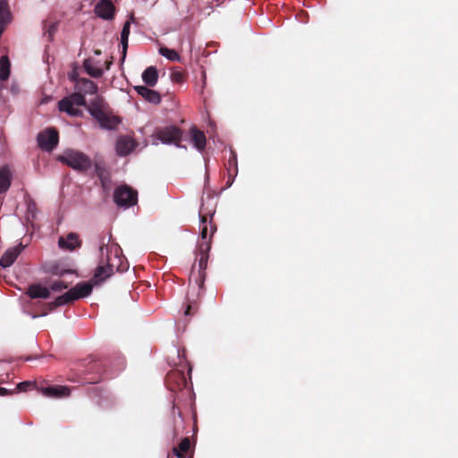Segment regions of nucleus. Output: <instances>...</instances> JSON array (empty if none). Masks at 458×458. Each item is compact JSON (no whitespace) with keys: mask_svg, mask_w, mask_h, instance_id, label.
<instances>
[{"mask_svg":"<svg viewBox=\"0 0 458 458\" xmlns=\"http://www.w3.org/2000/svg\"><path fill=\"white\" fill-rule=\"evenodd\" d=\"M157 137L165 144H174L177 147H181L180 142L182 131L177 126H166L157 131Z\"/></svg>","mask_w":458,"mask_h":458,"instance_id":"7","label":"nucleus"},{"mask_svg":"<svg viewBox=\"0 0 458 458\" xmlns=\"http://www.w3.org/2000/svg\"><path fill=\"white\" fill-rule=\"evenodd\" d=\"M12 14L6 0H0V38L11 22Z\"/></svg>","mask_w":458,"mask_h":458,"instance_id":"20","label":"nucleus"},{"mask_svg":"<svg viewBox=\"0 0 458 458\" xmlns=\"http://www.w3.org/2000/svg\"><path fill=\"white\" fill-rule=\"evenodd\" d=\"M142 81L148 87H154L158 80V72L155 66L148 67L142 73Z\"/></svg>","mask_w":458,"mask_h":458,"instance_id":"28","label":"nucleus"},{"mask_svg":"<svg viewBox=\"0 0 458 458\" xmlns=\"http://www.w3.org/2000/svg\"><path fill=\"white\" fill-rule=\"evenodd\" d=\"M34 386V384L30 381H23L17 385L16 389L21 392H26L30 388H31Z\"/></svg>","mask_w":458,"mask_h":458,"instance_id":"37","label":"nucleus"},{"mask_svg":"<svg viewBox=\"0 0 458 458\" xmlns=\"http://www.w3.org/2000/svg\"><path fill=\"white\" fill-rule=\"evenodd\" d=\"M211 249L210 242H199L198 244L197 256H199L198 269L193 265L191 272V280H194L198 285L199 290L203 292L204 283L206 280V268L208 266V260L209 257V251Z\"/></svg>","mask_w":458,"mask_h":458,"instance_id":"1","label":"nucleus"},{"mask_svg":"<svg viewBox=\"0 0 458 458\" xmlns=\"http://www.w3.org/2000/svg\"><path fill=\"white\" fill-rule=\"evenodd\" d=\"M114 201L119 207L134 206L138 201V192L126 184L118 186L114 191Z\"/></svg>","mask_w":458,"mask_h":458,"instance_id":"5","label":"nucleus"},{"mask_svg":"<svg viewBox=\"0 0 458 458\" xmlns=\"http://www.w3.org/2000/svg\"><path fill=\"white\" fill-rule=\"evenodd\" d=\"M199 218H200V237L201 242H210L211 238L215 232L216 231V226L212 225L213 220V213L208 212L205 213L203 210V207L200 208L199 210Z\"/></svg>","mask_w":458,"mask_h":458,"instance_id":"8","label":"nucleus"},{"mask_svg":"<svg viewBox=\"0 0 458 458\" xmlns=\"http://www.w3.org/2000/svg\"><path fill=\"white\" fill-rule=\"evenodd\" d=\"M83 67L86 72L93 78H100L103 75V70L97 67L94 61L90 58H88L83 62Z\"/></svg>","mask_w":458,"mask_h":458,"instance_id":"29","label":"nucleus"},{"mask_svg":"<svg viewBox=\"0 0 458 458\" xmlns=\"http://www.w3.org/2000/svg\"><path fill=\"white\" fill-rule=\"evenodd\" d=\"M134 90L148 103L158 104L161 101L160 93L148 86H135Z\"/></svg>","mask_w":458,"mask_h":458,"instance_id":"17","label":"nucleus"},{"mask_svg":"<svg viewBox=\"0 0 458 458\" xmlns=\"http://www.w3.org/2000/svg\"><path fill=\"white\" fill-rule=\"evenodd\" d=\"M94 168H95L96 174L100 178V180L103 181L104 172H105L104 167L100 164L95 163Z\"/></svg>","mask_w":458,"mask_h":458,"instance_id":"39","label":"nucleus"},{"mask_svg":"<svg viewBox=\"0 0 458 458\" xmlns=\"http://www.w3.org/2000/svg\"><path fill=\"white\" fill-rule=\"evenodd\" d=\"M195 309L197 310V306L193 305V303L189 302L186 308V310L184 311L185 316L192 315L194 312L191 313V310Z\"/></svg>","mask_w":458,"mask_h":458,"instance_id":"42","label":"nucleus"},{"mask_svg":"<svg viewBox=\"0 0 458 458\" xmlns=\"http://www.w3.org/2000/svg\"><path fill=\"white\" fill-rule=\"evenodd\" d=\"M108 242H109V239L107 240V242H106V236L105 235L100 237V239H99V250H100V252L102 254L104 253V249L107 247Z\"/></svg>","mask_w":458,"mask_h":458,"instance_id":"40","label":"nucleus"},{"mask_svg":"<svg viewBox=\"0 0 458 458\" xmlns=\"http://www.w3.org/2000/svg\"><path fill=\"white\" fill-rule=\"evenodd\" d=\"M13 392H14L13 390H8L4 387H0V395H2V396L13 394Z\"/></svg>","mask_w":458,"mask_h":458,"instance_id":"44","label":"nucleus"},{"mask_svg":"<svg viewBox=\"0 0 458 458\" xmlns=\"http://www.w3.org/2000/svg\"><path fill=\"white\" fill-rule=\"evenodd\" d=\"M170 78L173 82L181 84L185 80V74L182 71L174 69L171 72Z\"/></svg>","mask_w":458,"mask_h":458,"instance_id":"35","label":"nucleus"},{"mask_svg":"<svg viewBox=\"0 0 458 458\" xmlns=\"http://www.w3.org/2000/svg\"><path fill=\"white\" fill-rule=\"evenodd\" d=\"M57 30V22H44V36L47 37L48 41L53 40V37Z\"/></svg>","mask_w":458,"mask_h":458,"instance_id":"34","label":"nucleus"},{"mask_svg":"<svg viewBox=\"0 0 458 458\" xmlns=\"http://www.w3.org/2000/svg\"><path fill=\"white\" fill-rule=\"evenodd\" d=\"M92 284L91 283H79L74 287L71 288L72 292L73 293V296L75 298V301L89 296L92 292Z\"/></svg>","mask_w":458,"mask_h":458,"instance_id":"26","label":"nucleus"},{"mask_svg":"<svg viewBox=\"0 0 458 458\" xmlns=\"http://www.w3.org/2000/svg\"><path fill=\"white\" fill-rule=\"evenodd\" d=\"M165 384L171 392L176 393L182 390L186 386L187 382L183 372L172 370L165 377Z\"/></svg>","mask_w":458,"mask_h":458,"instance_id":"9","label":"nucleus"},{"mask_svg":"<svg viewBox=\"0 0 458 458\" xmlns=\"http://www.w3.org/2000/svg\"><path fill=\"white\" fill-rule=\"evenodd\" d=\"M191 447V441L189 437H184L178 446L173 448V454L177 458H185V454Z\"/></svg>","mask_w":458,"mask_h":458,"instance_id":"30","label":"nucleus"},{"mask_svg":"<svg viewBox=\"0 0 458 458\" xmlns=\"http://www.w3.org/2000/svg\"><path fill=\"white\" fill-rule=\"evenodd\" d=\"M189 134L191 142L199 152H202L207 145V138L204 131L193 125L191 127Z\"/></svg>","mask_w":458,"mask_h":458,"instance_id":"14","label":"nucleus"},{"mask_svg":"<svg viewBox=\"0 0 458 458\" xmlns=\"http://www.w3.org/2000/svg\"><path fill=\"white\" fill-rule=\"evenodd\" d=\"M74 301H75V298L73 296V293L72 292V290H69L65 293L58 296L54 301L46 304L44 307V311L42 312V315L45 316L49 311L54 310L57 307L68 304Z\"/></svg>","mask_w":458,"mask_h":458,"instance_id":"13","label":"nucleus"},{"mask_svg":"<svg viewBox=\"0 0 458 458\" xmlns=\"http://www.w3.org/2000/svg\"><path fill=\"white\" fill-rule=\"evenodd\" d=\"M88 394L92 397H98L97 401L98 405L103 408H107V405L105 403H113L112 397L109 395L107 391L102 387L93 386L88 389Z\"/></svg>","mask_w":458,"mask_h":458,"instance_id":"16","label":"nucleus"},{"mask_svg":"<svg viewBox=\"0 0 458 458\" xmlns=\"http://www.w3.org/2000/svg\"><path fill=\"white\" fill-rule=\"evenodd\" d=\"M115 12V6L111 0H99L94 7L95 14L105 21L113 20Z\"/></svg>","mask_w":458,"mask_h":458,"instance_id":"10","label":"nucleus"},{"mask_svg":"<svg viewBox=\"0 0 458 458\" xmlns=\"http://www.w3.org/2000/svg\"><path fill=\"white\" fill-rule=\"evenodd\" d=\"M26 294L31 299H48L50 297V291L47 287L42 286L39 284H33L29 286Z\"/></svg>","mask_w":458,"mask_h":458,"instance_id":"24","label":"nucleus"},{"mask_svg":"<svg viewBox=\"0 0 458 458\" xmlns=\"http://www.w3.org/2000/svg\"><path fill=\"white\" fill-rule=\"evenodd\" d=\"M130 29H131V22L129 21H125L123 30L121 32V44L123 46V57L122 59L124 60L127 48H128V38L130 35Z\"/></svg>","mask_w":458,"mask_h":458,"instance_id":"31","label":"nucleus"},{"mask_svg":"<svg viewBox=\"0 0 458 458\" xmlns=\"http://www.w3.org/2000/svg\"><path fill=\"white\" fill-rule=\"evenodd\" d=\"M128 266L121 261L120 265H114L113 259H107L106 266H98L91 279L92 284H98L105 279L111 276L115 271L123 272L127 270Z\"/></svg>","mask_w":458,"mask_h":458,"instance_id":"4","label":"nucleus"},{"mask_svg":"<svg viewBox=\"0 0 458 458\" xmlns=\"http://www.w3.org/2000/svg\"><path fill=\"white\" fill-rule=\"evenodd\" d=\"M37 140L41 149L52 151L59 142L58 131L55 128H47L38 134Z\"/></svg>","mask_w":458,"mask_h":458,"instance_id":"6","label":"nucleus"},{"mask_svg":"<svg viewBox=\"0 0 458 458\" xmlns=\"http://www.w3.org/2000/svg\"><path fill=\"white\" fill-rule=\"evenodd\" d=\"M82 244L80 236L76 233H69L65 237L61 236L58 240V245L61 249L73 251L81 248Z\"/></svg>","mask_w":458,"mask_h":458,"instance_id":"12","label":"nucleus"},{"mask_svg":"<svg viewBox=\"0 0 458 458\" xmlns=\"http://www.w3.org/2000/svg\"><path fill=\"white\" fill-rule=\"evenodd\" d=\"M0 103H4V101L2 100V98H0Z\"/></svg>","mask_w":458,"mask_h":458,"instance_id":"47","label":"nucleus"},{"mask_svg":"<svg viewBox=\"0 0 458 458\" xmlns=\"http://www.w3.org/2000/svg\"><path fill=\"white\" fill-rule=\"evenodd\" d=\"M87 106L83 94L72 92L57 102V108L61 113L67 114H81V107Z\"/></svg>","mask_w":458,"mask_h":458,"instance_id":"3","label":"nucleus"},{"mask_svg":"<svg viewBox=\"0 0 458 458\" xmlns=\"http://www.w3.org/2000/svg\"><path fill=\"white\" fill-rule=\"evenodd\" d=\"M107 259H113L114 265H120L122 261L123 263H125L129 267L127 261H123L119 254H115L114 257H107Z\"/></svg>","mask_w":458,"mask_h":458,"instance_id":"41","label":"nucleus"},{"mask_svg":"<svg viewBox=\"0 0 458 458\" xmlns=\"http://www.w3.org/2000/svg\"><path fill=\"white\" fill-rule=\"evenodd\" d=\"M91 369L95 372L92 373V376L86 377L84 383L97 384L100 382L103 379L102 374L105 372L104 365L97 361L91 366Z\"/></svg>","mask_w":458,"mask_h":458,"instance_id":"27","label":"nucleus"},{"mask_svg":"<svg viewBox=\"0 0 458 458\" xmlns=\"http://www.w3.org/2000/svg\"><path fill=\"white\" fill-rule=\"evenodd\" d=\"M111 64L112 62H106V69H109Z\"/></svg>","mask_w":458,"mask_h":458,"instance_id":"45","label":"nucleus"},{"mask_svg":"<svg viewBox=\"0 0 458 458\" xmlns=\"http://www.w3.org/2000/svg\"><path fill=\"white\" fill-rule=\"evenodd\" d=\"M100 128L114 130L121 123L120 116H93Z\"/></svg>","mask_w":458,"mask_h":458,"instance_id":"25","label":"nucleus"},{"mask_svg":"<svg viewBox=\"0 0 458 458\" xmlns=\"http://www.w3.org/2000/svg\"><path fill=\"white\" fill-rule=\"evenodd\" d=\"M49 288L55 292H61V291L68 288V284H66L64 281L57 280V281H54L50 284Z\"/></svg>","mask_w":458,"mask_h":458,"instance_id":"36","label":"nucleus"},{"mask_svg":"<svg viewBox=\"0 0 458 458\" xmlns=\"http://www.w3.org/2000/svg\"><path fill=\"white\" fill-rule=\"evenodd\" d=\"M24 247L21 243L13 248L8 249L0 259V266L2 267H8L12 266L18 256L21 253Z\"/></svg>","mask_w":458,"mask_h":458,"instance_id":"15","label":"nucleus"},{"mask_svg":"<svg viewBox=\"0 0 458 458\" xmlns=\"http://www.w3.org/2000/svg\"><path fill=\"white\" fill-rule=\"evenodd\" d=\"M168 98L171 99L170 106H166L165 109L168 112H175L177 108V101L175 100L174 96H168Z\"/></svg>","mask_w":458,"mask_h":458,"instance_id":"38","label":"nucleus"},{"mask_svg":"<svg viewBox=\"0 0 458 458\" xmlns=\"http://www.w3.org/2000/svg\"><path fill=\"white\" fill-rule=\"evenodd\" d=\"M57 160L80 173L88 172L93 165V162L88 155L74 149L65 150L57 157Z\"/></svg>","mask_w":458,"mask_h":458,"instance_id":"2","label":"nucleus"},{"mask_svg":"<svg viewBox=\"0 0 458 458\" xmlns=\"http://www.w3.org/2000/svg\"><path fill=\"white\" fill-rule=\"evenodd\" d=\"M43 395L50 398H60L69 396L71 390L68 386H50L41 388Z\"/></svg>","mask_w":458,"mask_h":458,"instance_id":"18","label":"nucleus"},{"mask_svg":"<svg viewBox=\"0 0 458 458\" xmlns=\"http://www.w3.org/2000/svg\"><path fill=\"white\" fill-rule=\"evenodd\" d=\"M173 413L177 414L182 419V411L179 409V407L176 405L175 400L174 401V404H173Z\"/></svg>","mask_w":458,"mask_h":458,"instance_id":"43","label":"nucleus"},{"mask_svg":"<svg viewBox=\"0 0 458 458\" xmlns=\"http://www.w3.org/2000/svg\"><path fill=\"white\" fill-rule=\"evenodd\" d=\"M159 54L170 61L176 62L181 60L180 55L174 50L166 47H161L158 50Z\"/></svg>","mask_w":458,"mask_h":458,"instance_id":"33","label":"nucleus"},{"mask_svg":"<svg viewBox=\"0 0 458 458\" xmlns=\"http://www.w3.org/2000/svg\"><path fill=\"white\" fill-rule=\"evenodd\" d=\"M96 54H97V55H99V54H100V51H99V50H97V51H96Z\"/></svg>","mask_w":458,"mask_h":458,"instance_id":"46","label":"nucleus"},{"mask_svg":"<svg viewBox=\"0 0 458 458\" xmlns=\"http://www.w3.org/2000/svg\"><path fill=\"white\" fill-rule=\"evenodd\" d=\"M138 146V143L130 136H121L115 144L116 154L120 157H126L131 154Z\"/></svg>","mask_w":458,"mask_h":458,"instance_id":"11","label":"nucleus"},{"mask_svg":"<svg viewBox=\"0 0 458 458\" xmlns=\"http://www.w3.org/2000/svg\"><path fill=\"white\" fill-rule=\"evenodd\" d=\"M226 170L228 176L226 187H230L233 184V180L238 174L237 157L236 153L233 150L231 151V156L227 160Z\"/></svg>","mask_w":458,"mask_h":458,"instance_id":"21","label":"nucleus"},{"mask_svg":"<svg viewBox=\"0 0 458 458\" xmlns=\"http://www.w3.org/2000/svg\"><path fill=\"white\" fill-rule=\"evenodd\" d=\"M85 107L89 112V114H109L105 101L98 96H96L90 104Z\"/></svg>","mask_w":458,"mask_h":458,"instance_id":"23","label":"nucleus"},{"mask_svg":"<svg viewBox=\"0 0 458 458\" xmlns=\"http://www.w3.org/2000/svg\"><path fill=\"white\" fill-rule=\"evenodd\" d=\"M75 92L81 94H96L98 91V86L92 81L86 78H80L75 83Z\"/></svg>","mask_w":458,"mask_h":458,"instance_id":"19","label":"nucleus"},{"mask_svg":"<svg viewBox=\"0 0 458 458\" xmlns=\"http://www.w3.org/2000/svg\"><path fill=\"white\" fill-rule=\"evenodd\" d=\"M10 61L7 55L0 57V80L6 81L10 76Z\"/></svg>","mask_w":458,"mask_h":458,"instance_id":"32","label":"nucleus"},{"mask_svg":"<svg viewBox=\"0 0 458 458\" xmlns=\"http://www.w3.org/2000/svg\"><path fill=\"white\" fill-rule=\"evenodd\" d=\"M13 180V173L9 165L0 167V194L5 193Z\"/></svg>","mask_w":458,"mask_h":458,"instance_id":"22","label":"nucleus"}]
</instances>
